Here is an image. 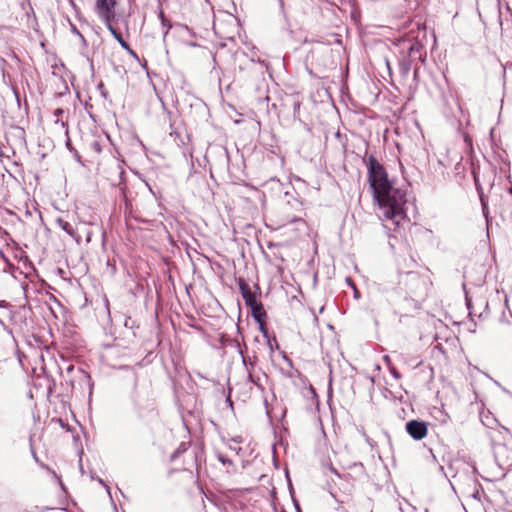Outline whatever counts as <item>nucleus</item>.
Masks as SVG:
<instances>
[{
    "instance_id": "obj_1",
    "label": "nucleus",
    "mask_w": 512,
    "mask_h": 512,
    "mask_svg": "<svg viewBox=\"0 0 512 512\" xmlns=\"http://www.w3.org/2000/svg\"><path fill=\"white\" fill-rule=\"evenodd\" d=\"M368 180L373 190L374 198L379 204L383 219L390 221L394 229H398L406 219V192L395 188L393 182L380 162H366Z\"/></svg>"
},
{
    "instance_id": "obj_2",
    "label": "nucleus",
    "mask_w": 512,
    "mask_h": 512,
    "mask_svg": "<svg viewBox=\"0 0 512 512\" xmlns=\"http://www.w3.org/2000/svg\"><path fill=\"white\" fill-rule=\"evenodd\" d=\"M227 449L229 453L226 451V465L229 464L232 466V471L234 472L239 471L238 466H240L241 469H244L248 463V461L243 459V455L246 453V450H243L239 445V442L236 440H233L232 443L228 445Z\"/></svg>"
},
{
    "instance_id": "obj_3",
    "label": "nucleus",
    "mask_w": 512,
    "mask_h": 512,
    "mask_svg": "<svg viewBox=\"0 0 512 512\" xmlns=\"http://www.w3.org/2000/svg\"><path fill=\"white\" fill-rule=\"evenodd\" d=\"M96 6L104 22L113 21L115 19L116 0H97Z\"/></svg>"
},
{
    "instance_id": "obj_4",
    "label": "nucleus",
    "mask_w": 512,
    "mask_h": 512,
    "mask_svg": "<svg viewBox=\"0 0 512 512\" xmlns=\"http://www.w3.org/2000/svg\"><path fill=\"white\" fill-rule=\"evenodd\" d=\"M407 433L415 440H421L427 435V424L420 420H411L406 423Z\"/></svg>"
},
{
    "instance_id": "obj_5",
    "label": "nucleus",
    "mask_w": 512,
    "mask_h": 512,
    "mask_svg": "<svg viewBox=\"0 0 512 512\" xmlns=\"http://www.w3.org/2000/svg\"><path fill=\"white\" fill-rule=\"evenodd\" d=\"M471 169H472V173L474 175V180H475V184L477 186V190L479 191V195H480V200H481V205H482V209H483V214L485 216H487V211H488V207H487V201L486 199L484 198L483 196V193L482 191L480 190L479 188V181H480V166L479 165H475V162H471Z\"/></svg>"
},
{
    "instance_id": "obj_6",
    "label": "nucleus",
    "mask_w": 512,
    "mask_h": 512,
    "mask_svg": "<svg viewBox=\"0 0 512 512\" xmlns=\"http://www.w3.org/2000/svg\"><path fill=\"white\" fill-rule=\"evenodd\" d=\"M423 46L419 42L411 43L408 47V58L411 60H422Z\"/></svg>"
},
{
    "instance_id": "obj_7",
    "label": "nucleus",
    "mask_w": 512,
    "mask_h": 512,
    "mask_svg": "<svg viewBox=\"0 0 512 512\" xmlns=\"http://www.w3.org/2000/svg\"><path fill=\"white\" fill-rule=\"evenodd\" d=\"M252 316L259 323L262 324L264 318L266 317V311L262 305V303L258 302L257 304L250 307Z\"/></svg>"
},
{
    "instance_id": "obj_8",
    "label": "nucleus",
    "mask_w": 512,
    "mask_h": 512,
    "mask_svg": "<svg viewBox=\"0 0 512 512\" xmlns=\"http://www.w3.org/2000/svg\"><path fill=\"white\" fill-rule=\"evenodd\" d=\"M334 138L336 143L343 149L344 155L346 158L350 157L348 148H347V135L342 134L340 131L334 133Z\"/></svg>"
},
{
    "instance_id": "obj_9",
    "label": "nucleus",
    "mask_w": 512,
    "mask_h": 512,
    "mask_svg": "<svg viewBox=\"0 0 512 512\" xmlns=\"http://www.w3.org/2000/svg\"><path fill=\"white\" fill-rule=\"evenodd\" d=\"M107 29L111 32L113 37L118 41L123 49H128V43L123 39L122 35L117 32V30L113 27L112 21L105 22Z\"/></svg>"
},
{
    "instance_id": "obj_10",
    "label": "nucleus",
    "mask_w": 512,
    "mask_h": 512,
    "mask_svg": "<svg viewBox=\"0 0 512 512\" xmlns=\"http://www.w3.org/2000/svg\"><path fill=\"white\" fill-rule=\"evenodd\" d=\"M463 142H464L465 150L467 152V157L471 158L470 160H473V158H474V155H473L474 148H473L472 138L468 134H464L463 135Z\"/></svg>"
},
{
    "instance_id": "obj_11",
    "label": "nucleus",
    "mask_w": 512,
    "mask_h": 512,
    "mask_svg": "<svg viewBox=\"0 0 512 512\" xmlns=\"http://www.w3.org/2000/svg\"><path fill=\"white\" fill-rule=\"evenodd\" d=\"M412 62H413V60H411L410 58H403L402 60L399 61V66H400L401 72L404 75L409 73V71L411 69Z\"/></svg>"
},
{
    "instance_id": "obj_12",
    "label": "nucleus",
    "mask_w": 512,
    "mask_h": 512,
    "mask_svg": "<svg viewBox=\"0 0 512 512\" xmlns=\"http://www.w3.org/2000/svg\"><path fill=\"white\" fill-rule=\"evenodd\" d=\"M238 285L243 298L252 294L249 285L242 278H239Z\"/></svg>"
},
{
    "instance_id": "obj_13",
    "label": "nucleus",
    "mask_w": 512,
    "mask_h": 512,
    "mask_svg": "<svg viewBox=\"0 0 512 512\" xmlns=\"http://www.w3.org/2000/svg\"><path fill=\"white\" fill-rule=\"evenodd\" d=\"M64 114V110L61 108H58L54 111V117H55V123L61 124L62 127H65L66 123L62 120V115Z\"/></svg>"
},
{
    "instance_id": "obj_14",
    "label": "nucleus",
    "mask_w": 512,
    "mask_h": 512,
    "mask_svg": "<svg viewBox=\"0 0 512 512\" xmlns=\"http://www.w3.org/2000/svg\"><path fill=\"white\" fill-rule=\"evenodd\" d=\"M246 305L250 308L252 307L253 305L257 304L258 301L256 299V296L252 293L250 295H247L246 297L243 298Z\"/></svg>"
},
{
    "instance_id": "obj_15",
    "label": "nucleus",
    "mask_w": 512,
    "mask_h": 512,
    "mask_svg": "<svg viewBox=\"0 0 512 512\" xmlns=\"http://www.w3.org/2000/svg\"><path fill=\"white\" fill-rule=\"evenodd\" d=\"M58 223H59L60 227H61L64 231H66V232H67V233H69L70 235H72V234H73V233H72V230L70 229V225H69L67 222H65V221H63V220H59V221H58Z\"/></svg>"
},
{
    "instance_id": "obj_16",
    "label": "nucleus",
    "mask_w": 512,
    "mask_h": 512,
    "mask_svg": "<svg viewBox=\"0 0 512 512\" xmlns=\"http://www.w3.org/2000/svg\"><path fill=\"white\" fill-rule=\"evenodd\" d=\"M466 304H467V308L469 310V315L472 316L475 312L473 310V307H472V304H471V300L468 298L467 295H466Z\"/></svg>"
},
{
    "instance_id": "obj_17",
    "label": "nucleus",
    "mask_w": 512,
    "mask_h": 512,
    "mask_svg": "<svg viewBox=\"0 0 512 512\" xmlns=\"http://www.w3.org/2000/svg\"><path fill=\"white\" fill-rule=\"evenodd\" d=\"M390 372L394 378H396V379L401 378L400 373L394 367L390 368Z\"/></svg>"
},
{
    "instance_id": "obj_18",
    "label": "nucleus",
    "mask_w": 512,
    "mask_h": 512,
    "mask_svg": "<svg viewBox=\"0 0 512 512\" xmlns=\"http://www.w3.org/2000/svg\"><path fill=\"white\" fill-rule=\"evenodd\" d=\"M71 31H72L74 34L78 35L79 37H81V38L83 39L82 34L78 31V29H77L73 24H71Z\"/></svg>"
},
{
    "instance_id": "obj_19",
    "label": "nucleus",
    "mask_w": 512,
    "mask_h": 512,
    "mask_svg": "<svg viewBox=\"0 0 512 512\" xmlns=\"http://www.w3.org/2000/svg\"><path fill=\"white\" fill-rule=\"evenodd\" d=\"M125 50H126V51H127V52L132 56V57H134V58L138 59L137 54L135 53V51H134V50H132V49L130 48V46H129V45H128V49H125Z\"/></svg>"
},
{
    "instance_id": "obj_20",
    "label": "nucleus",
    "mask_w": 512,
    "mask_h": 512,
    "mask_svg": "<svg viewBox=\"0 0 512 512\" xmlns=\"http://www.w3.org/2000/svg\"><path fill=\"white\" fill-rule=\"evenodd\" d=\"M225 402H226L227 405L232 407V401L230 400V396H226Z\"/></svg>"
},
{
    "instance_id": "obj_21",
    "label": "nucleus",
    "mask_w": 512,
    "mask_h": 512,
    "mask_svg": "<svg viewBox=\"0 0 512 512\" xmlns=\"http://www.w3.org/2000/svg\"><path fill=\"white\" fill-rule=\"evenodd\" d=\"M160 18H161V20H162V24H163V26H165V25H166V20H165V18H164V14H163V12H161V13H160Z\"/></svg>"
},
{
    "instance_id": "obj_22",
    "label": "nucleus",
    "mask_w": 512,
    "mask_h": 512,
    "mask_svg": "<svg viewBox=\"0 0 512 512\" xmlns=\"http://www.w3.org/2000/svg\"><path fill=\"white\" fill-rule=\"evenodd\" d=\"M226 13L230 14V15L233 17L234 21H235L237 24L239 23V19H238V17H234V16L232 15V13H231L229 10H226Z\"/></svg>"
},
{
    "instance_id": "obj_23",
    "label": "nucleus",
    "mask_w": 512,
    "mask_h": 512,
    "mask_svg": "<svg viewBox=\"0 0 512 512\" xmlns=\"http://www.w3.org/2000/svg\"><path fill=\"white\" fill-rule=\"evenodd\" d=\"M420 363H421V361H416L415 363L411 364V366H412L413 368H416L417 366H419V365H420Z\"/></svg>"
},
{
    "instance_id": "obj_24",
    "label": "nucleus",
    "mask_w": 512,
    "mask_h": 512,
    "mask_svg": "<svg viewBox=\"0 0 512 512\" xmlns=\"http://www.w3.org/2000/svg\"><path fill=\"white\" fill-rule=\"evenodd\" d=\"M383 359H384V361H386V362H388V361L390 360V359H389V356H387V355H385V356L383 357Z\"/></svg>"
},
{
    "instance_id": "obj_25",
    "label": "nucleus",
    "mask_w": 512,
    "mask_h": 512,
    "mask_svg": "<svg viewBox=\"0 0 512 512\" xmlns=\"http://www.w3.org/2000/svg\"><path fill=\"white\" fill-rule=\"evenodd\" d=\"M358 158H361L362 160H365V158L361 154H357Z\"/></svg>"
},
{
    "instance_id": "obj_26",
    "label": "nucleus",
    "mask_w": 512,
    "mask_h": 512,
    "mask_svg": "<svg viewBox=\"0 0 512 512\" xmlns=\"http://www.w3.org/2000/svg\"><path fill=\"white\" fill-rule=\"evenodd\" d=\"M169 28H170V26H168L167 30L164 32V36H166L168 34Z\"/></svg>"
},
{
    "instance_id": "obj_27",
    "label": "nucleus",
    "mask_w": 512,
    "mask_h": 512,
    "mask_svg": "<svg viewBox=\"0 0 512 512\" xmlns=\"http://www.w3.org/2000/svg\"><path fill=\"white\" fill-rule=\"evenodd\" d=\"M229 40V41H234L233 37H229V38H226V41Z\"/></svg>"
},
{
    "instance_id": "obj_28",
    "label": "nucleus",
    "mask_w": 512,
    "mask_h": 512,
    "mask_svg": "<svg viewBox=\"0 0 512 512\" xmlns=\"http://www.w3.org/2000/svg\"><path fill=\"white\" fill-rule=\"evenodd\" d=\"M368 160L373 161L375 160V158L373 156H370Z\"/></svg>"
},
{
    "instance_id": "obj_29",
    "label": "nucleus",
    "mask_w": 512,
    "mask_h": 512,
    "mask_svg": "<svg viewBox=\"0 0 512 512\" xmlns=\"http://www.w3.org/2000/svg\"><path fill=\"white\" fill-rule=\"evenodd\" d=\"M484 305H485V309H487L488 308V303L484 302Z\"/></svg>"
},
{
    "instance_id": "obj_30",
    "label": "nucleus",
    "mask_w": 512,
    "mask_h": 512,
    "mask_svg": "<svg viewBox=\"0 0 512 512\" xmlns=\"http://www.w3.org/2000/svg\"><path fill=\"white\" fill-rule=\"evenodd\" d=\"M240 120H234V124H238Z\"/></svg>"
},
{
    "instance_id": "obj_31",
    "label": "nucleus",
    "mask_w": 512,
    "mask_h": 512,
    "mask_svg": "<svg viewBox=\"0 0 512 512\" xmlns=\"http://www.w3.org/2000/svg\"><path fill=\"white\" fill-rule=\"evenodd\" d=\"M226 160H229V155L227 152H226Z\"/></svg>"
}]
</instances>
